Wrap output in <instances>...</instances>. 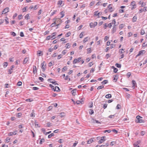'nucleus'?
Wrapping results in <instances>:
<instances>
[{"label": "nucleus", "mask_w": 147, "mask_h": 147, "mask_svg": "<svg viewBox=\"0 0 147 147\" xmlns=\"http://www.w3.org/2000/svg\"><path fill=\"white\" fill-rule=\"evenodd\" d=\"M136 118L137 119L136 121V122L137 123H144V121L142 119H140V118H142V117L138 115L136 116Z\"/></svg>", "instance_id": "nucleus-1"}, {"label": "nucleus", "mask_w": 147, "mask_h": 147, "mask_svg": "<svg viewBox=\"0 0 147 147\" xmlns=\"http://www.w3.org/2000/svg\"><path fill=\"white\" fill-rule=\"evenodd\" d=\"M41 68L43 71H44L45 70V66L46 64H45V62L43 61L41 63Z\"/></svg>", "instance_id": "nucleus-2"}, {"label": "nucleus", "mask_w": 147, "mask_h": 147, "mask_svg": "<svg viewBox=\"0 0 147 147\" xmlns=\"http://www.w3.org/2000/svg\"><path fill=\"white\" fill-rule=\"evenodd\" d=\"M106 137L104 136L101 137L100 140L98 141V143L99 144H101L106 140Z\"/></svg>", "instance_id": "nucleus-3"}, {"label": "nucleus", "mask_w": 147, "mask_h": 147, "mask_svg": "<svg viewBox=\"0 0 147 147\" xmlns=\"http://www.w3.org/2000/svg\"><path fill=\"white\" fill-rule=\"evenodd\" d=\"M146 53L145 50H142L139 51L138 54L136 55V57L143 55Z\"/></svg>", "instance_id": "nucleus-4"}, {"label": "nucleus", "mask_w": 147, "mask_h": 147, "mask_svg": "<svg viewBox=\"0 0 147 147\" xmlns=\"http://www.w3.org/2000/svg\"><path fill=\"white\" fill-rule=\"evenodd\" d=\"M116 23V21L115 19H114L113 21L112 22L110 23L108 25V27H109V28H111L112 26V24H114V25H115Z\"/></svg>", "instance_id": "nucleus-5"}, {"label": "nucleus", "mask_w": 147, "mask_h": 147, "mask_svg": "<svg viewBox=\"0 0 147 147\" xmlns=\"http://www.w3.org/2000/svg\"><path fill=\"white\" fill-rule=\"evenodd\" d=\"M147 11V7H144L143 8L141 9H139V13H141L143 11Z\"/></svg>", "instance_id": "nucleus-6"}, {"label": "nucleus", "mask_w": 147, "mask_h": 147, "mask_svg": "<svg viewBox=\"0 0 147 147\" xmlns=\"http://www.w3.org/2000/svg\"><path fill=\"white\" fill-rule=\"evenodd\" d=\"M14 65H12L11 66L10 69L8 70V74H11L12 73V71H11L13 70V69L14 68Z\"/></svg>", "instance_id": "nucleus-7"}, {"label": "nucleus", "mask_w": 147, "mask_h": 147, "mask_svg": "<svg viewBox=\"0 0 147 147\" xmlns=\"http://www.w3.org/2000/svg\"><path fill=\"white\" fill-rule=\"evenodd\" d=\"M140 143V140L137 141L134 144V147H140V146L138 145V144H139Z\"/></svg>", "instance_id": "nucleus-8"}, {"label": "nucleus", "mask_w": 147, "mask_h": 147, "mask_svg": "<svg viewBox=\"0 0 147 147\" xmlns=\"http://www.w3.org/2000/svg\"><path fill=\"white\" fill-rule=\"evenodd\" d=\"M136 2L135 1H132L131 4L130 5H131L133 6V8H132V9H133L135 8H136Z\"/></svg>", "instance_id": "nucleus-9"}, {"label": "nucleus", "mask_w": 147, "mask_h": 147, "mask_svg": "<svg viewBox=\"0 0 147 147\" xmlns=\"http://www.w3.org/2000/svg\"><path fill=\"white\" fill-rule=\"evenodd\" d=\"M17 131L16 130L14 131L13 132H10L8 134V135L9 136H11L13 135H15L17 134Z\"/></svg>", "instance_id": "nucleus-10"}, {"label": "nucleus", "mask_w": 147, "mask_h": 147, "mask_svg": "<svg viewBox=\"0 0 147 147\" xmlns=\"http://www.w3.org/2000/svg\"><path fill=\"white\" fill-rule=\"evenodd\" d=\"M9 8L8 7H6L4 9L3 11V13L2 14H3L4 13H7L9 12Z\"/></svg>", "instance_id": "nucleus-11"}, {"label": "nucleus", "mask_w": 147, "mask_h": 147, "mask_svg": "<svg viewBox=\"0 0 147 147\" xmlns=\"http://www.w3.org/2000/svg\"><path fill=\"white\" fill-rule=\"evenodd\" d=\"M116 25H114L113 26V28L112 29V33H114L116 31V28L115 26Z\"/></svg>", "instance_id": "nucleus-12"}, {"label": "nucleus", "mask_w": 147, "mask_h": 147, "mask_svg": "<svg viewBox=\"0 0 147 147\" xmlns=\"http://www.w3.org/2000/svg\"><path fill=\"white\" fill-rule=\"evenodd\" d=\"M29 59V58L28 57L25 58L23 60V63L24 64L26 63L28 61Z\"/></svg>", "instance_id": "nucleus-13"}, {"label": "nucleus", "mask_w": 147, "mask_h": 147, "mask_svg": "<svg viewBox=\"0 0 147 147\" xmlns=\"http://www.w3.org/2000/svg\"><path fill=\"white\" fill-rule=\"evenodd\" d=\"M60 91V90L58 86H55V87L54 89V91H56L57 92H59Z\"/></svg>", "instance_id": "nucleus-14"}, {"label": "nucleus", "mask_w": 147, "mask_h": 147, "mask_svg": "<svg viewBox=\"0 0 147 147\" xmlns=\"http://www.w3.org/2000/svg\"><path fill=\"white\" fill-rule=\"evenodd\" d=\"M76 89H74L71 91V92L72 95L75 96L76 94Z\"/></svg>", "instance_id": "nucleus-15"}, {"label": "nucleus", "mask_w": 147, "mask_h": 147, "mask_svg": "<svg viewBox=\"0 0 147 147\" xmlns=\"http://www.w3.org/2000/svg\"><path fill=\"white\" fill-rule=\"evenodd\" d=\"M132 84L133 85L132 87H135L137 85L136 83V81L134 80H133L132 81Z\"/></svg>", "instance_id": "nucleus-16"}, {"label": "nucleus", "mask_w": 147, "mask_h": 147, "mask_svg": "<svg viewBox=\"0 0 147 147\" xmlns=\"http://www.w3.org/2000/svg\"><path fill=\"white\" fill-rule=\"evenodd\" d=\"M33 72L34 74L37 72L36 68L35 66H33Z\"/></svg>", "instance_id": "nucleus-17"}, {"label": "nucleus", "mask_w": 147, "mask_h": 147, "mask_svg": "<svg viewBox=\"0 0 147 147\" xmlns=\"http://www.w3.org/2000/svg\"><path fill=\"white\" fill-rule=\"evenodd\" d=\"M137 19V17L136 16H134L132 19V21L133 22H136Z\"/></svg>", "instance_id": "nucleus-18"}, {"label": "nucleus", "mask_w": 147, "mask_h": 147, "mask_svg": "<svg viewBox=\"0 0 147 147\" xmlns=\"http://www.w3.org/2000/svg\"><path fill=\"white\" fill-rule=\"evenodd\" d=\"M93 142V140L92 138H91L89 140H88L87 142V143L88 144H90L92 142Z\"/></svg>", "instance_id": "nucleus-19"}, {"label": "nucleus", "mask_w": 147, "mask_h": 147, "mask_svg": "<svg viewBox=\"0 0 147 147\" xmlns=\"http://www.w3.org/2000/svg\"><path fill=\"white\" fill-rule=\"evenodd\" d=\"M64 13L65 12L63 11H62L60 13V14L61 15V18H62L65 15Z\"/></svg>", "instance_id": "nucleus-20"}, {"label": "nucleus", "mask_w": 147, "mask_h": 147, "mask_svg": "<svg viewBox=\"0 0 147 147\" xmlns=\"http://www.w3.org/2000/svg\"><path fill=\"white\" fill-rule=\"evenodd\" d=\"M59 24H57V25H56V23L55 22H54V23H53L50 26L51 27H53L55 26H58L59 25Z\"/></svg>", "instance_id": "nucleus-21"}, {"label": "nucleus", "mask_w": 147, "mask_h": 147, "mask_svg": "<svg viewBox=\"0 0 147 147\" xmlns=\"http://www.w3.org/2000/svg\"><path fill=\"white\" fill-rule=\"evenodd\" d=\"M118 75L116 74L114 76L113 80L115 81V82L117 81L118 78Z\"/></svg>", "instance_id": "nucleus-22"}, {"label": "nucleus", "mask_w": 147, "mask_h": 147, "mask_svg": "<svg viewBox=\"0 0 147 147\" xmlns=\"http://www.w3.org/2000/svg\"><path fill=\"white\" fill-rule=\"evenodd\" d=\"M111 97V95L110 94H107L105 96V97L107 98H110Z\"/></svg>", "instance_id": "nucleus-23"}, {"label": "nucleus", "mask_w": 147, "mask_h": 147, "mask_svg": "<svg viewBox=\"0 0 147 147\" xmlns=\"http://www.w3.org/2000/svg\"><path fill=\"white\" fill-rule=\"evenodd\" d=\"M29 13L27 14L25 16V19H26L27 20H29L30 19V17L29 16Z\"/></svg>", "instance_id": "nucleus-24"}, {"label": "nucleus", "mask_w": 147, "mask_h": 147, "mask_svg": "<svg viewBox=\"0 0 147 147\" xmlns=\"http://www.w3.org/2000/svg\"><path fill=\"white\" fill-rule=\"evenodd\" d=\"M111 5V4H109V6H108V7L109 9V10H110V12H111L113 11V10H112L113 9V8L112 7H110V6Z\"/></svg>", "instance_id": "nucleus-25"}, {"label": "nucleus", "mask_w": 147, "mask_h": 147, "mask_svg": "<svg viewBox=\"0 0 147 147\" xmlns=\"http://www.w3.org/2000/svg\"><path fill=\"white\" fill-rule=\"evenodd\" d=\"M108 82L107 80H105L102 82L101 83L102 85L105 84H107Z\"/></svg>", "instance_id": "nucleus-26"}, {"label": "nucleus", "mask_w": 147, "mask_h": 147, "mask_svg": "<svg viewBox=\"0 0 147 147\" xmlns=\"http://www.w3.org/2000/svg\"><path fill=\"white\" fill-rule=\"evenodd\" d=\"M112 68L114 69V72L115 73H116L118 71V69L116 68H115L113 66Z\"/></svg>", "instance_id": "nucleus-27"}, {"label": "nucleus", "mask_w": 147, "mask_h": 147, "mask_svg": "<svg viewBox=\"0 0 147 147\" xmlns=\"http://www.w3.org/2000/svg\"><path fill=\"white\" fill-rule=\"evenodd\" d=\"M60 40V41L64 42L63 43H65L67 42L66 41V39H65L64 38H61Z\"/></svg>", "instance_id": "nucleus-28"}, {"label": "nucleus", "mask_w": 147, "mask_h": 147, "mask_svg": "<svg viewBox=\"0 0 147 147\" xmlns=\"http://www.w3.org/2000/svg\"><path fill=\"white\" fill-rule=\"evenodd\" d=\"M89 113L90 114L92 115L94 113V111L92 109H90Z\"/></svg>", "instance_id": "nucleus-29"}, {"label": "nucleus", "mask_w": 147, "mask_h": 147, "mask_svg": "<svg viewBox=\"0 0 147 147\" xmlns=\"http://www.w3.org/2000/svg\"><path fill=\"white\" fill-rule=\"evenodd\" d=\"M115 66L118 68H121V64H119L117 63L115 64Z\"/></svg>", "instance_id": "nucleus-30"}, {"label": "nucleus", "mask_w": 147, "mask_h": 147, "mask_svg": "<svg viewBox=\"0 0 147 147\" xmlns=\"http://www.w3.org/2000/svg\"><path fill=\"white\" fill-rule=\"evenodd\" d=\"M51 83H52V84H54L55 85H58L59 84L58 83L56 82V81H50V82Z\"/></svg>", "instance_id": "nucleus-31"}, {"label": "nucleus", "mask_w": 147, "mask_h": 147, "mask_svg": "<svg viewBox=\"0 0 147 147\" xmlns=\"http://www.w3.org/2000/svg\"><path fill=\"white\" fill-rule=\"evenodd\" d=\"M54 135V133H52L48 135V138H51L52 136H53Z\"/></svg>", "instance_id": "nucleus-32"}, {"label": "nucleus", "mask_w": 147, "mask_h": 147, "mask_svg": "<svg viewBox=\"0 0 147 147\" xmlns=\"http://www.w3.org/2000/svg\"><path fill=\"white\" fill-rule=\"evenodd\" d=\"M98 11H95L94 13V15L95 16H98V14H100V12L97 13Z\"/></svg>", "instance_id": "nucleus-33"}, {"label": "nucleus", "mask_w": 147, "mask_h": 147, "mask_svg": "<svg viewBox=\"0 0 147 147\" xmlns=\"http://www.w3.org/2000/svg\"><path fill=\"white\" fill-rule=\"evenodd\" d=\"M65 47L67 49H69V48H70V45L69 43H67L66 44V46Z\"/></svg>", "instance_id": "nucleus-34"}, {"label": "nucleus", "mask_w": 147, "mask_h": 147, "mask_svg": "<svg viewBox=\"0 0 147 147\" xmlns=\"http://www.w3.org/2000/svg\"><path fill=\"white\" fill-rule=\"evenodd\" d=\"M71 34V33L70 32H68L66 33L65 35V37H68L70 36Z\"/></svg>", "instance_id": "nucleus-35"}, {"label": "nucleus", "mask_w": 147, "mask_h": 147, "mask_svg": "<svg viewBox=\"0 0 147 147\" xmlns=\"http://www.w3.org/2000/svg\"><path fill=\"white\" fill-rule=\"evenodd\" d=\"M87 54L90 53L91 52V49L90 48H88V49H87Z\"/></svg>", "instance_id": "nucleus-36"}, {"label": "nucleus", "mask_w": 147, "mask_h": 147, "mask_svg": "<svg viewBox=\"0 0 147 147\" xmlns=\"http://www.w3.org/2000/svg\"><path fill=\"white\" fill-rule=\"evenodd\" d=\"M8 65V63L7 62H5L4 63V64L3 65V66L4 68H5L7 67Z\"/></svg>", "instance_id": "nucleus-37"}, {"label": "nucleus", "mask_w": 147, "mask_h": 147, "mask_svg": "<svg viewBox=\"0 0 147 147\" xmlns=\"http://www.w3.org/2000/svg\"><path fill=\"white\" fill-rule=\"evenodd\" d=\"M124 24H120L119 26V28H123L124 26Z\"/></svg>", "instance_id": "nucleus-38"}, {"label": "nucleus", "mask_w": 147, "mask_h": 147, "mask_svg": "<svg viewBox=\"0 0 147 147\" xmlns=\"http://www.w3.org/2000/svg\"><path fill=\"white\" fill-rule=\"evenodd\" d=\"M26 101L27 102H31L33 101V100L32 99H30V98H28L27 99H26Z\"/></svg>", "instance_id": "nucleus-39"}, {"label": "nucleus", "mask_w": 147, "mask_h": 147, "mask_svg": "<svg viewBox=\"0 0 147 147\" xmlns=\"http://www.w3.org/2000/svg\"><path fill=\"white\" fill-rule=\"evenodd\" d=\"M109 39V37L107 36H106L104 38V41L105 42H106V41H107Z\"/></svg>", "instance_id": "nucleus-40"}, {"label": "nucleus", "mask_w": 147, "mask_h": 147, "mask_svg": "<svg viewBox=\"0 0 147 147\" xmlns=\"http://www.w3.org/2000/svg\"><path fill=\"white\" fill-rule=\"evenodd\" d=\"M22 115V113H18L17 116L18 117L20 118V117H21V116Z\"/></svg>", "instance_id": "nucleus-41"}, {"label": "nucleus", "mask_w": 147, "mask_h": 147, "mask_svg": "<svg viewBox=\"0 0 147 147\" xmlns=\"http://www.w3.org/2000/svg\"><path fill=\"white\" fill-rule=\"evenodd\" d=\"M45 141V140L44 139H42L40 141L39 144H42V142H44Z\"/></svg>", "instance_id": "nucleus-42"}, {"label": "nucleus", "mask_w": 147, "mask_h": 147, "mask_svg": "<svg viewBox=\"0 0 147 147\" xmlns=\"http://www.w3.org/2000/svg\"><path fill=\"white\" fill-rule=\"evenodd\" d=\"M67 69V67L66 66H65L62 69V71H64Z\"/></svg>", "instance_id": "nucleus-43"}, {"label": "nucleus", "mask_w": 147, "mask_h": 147, "mask_svg": "<svg viewBox=\"0 0 147 147\" xmlns=\"http://www.w3.org/2000/svg\"><path fill=\"white\" fill-rule=\"evenodd\" d=\"M121 105L119 104H118L116 107V109H119L121 108Z\"/></svg>", "instance_id": "nucleus-44"}, {"label": "nucleus", "mask_w": 147, "mask_h": 147, "mask_svg": "<svg viewBox=\"0 0 147 147\" xmlns=\"http://www.w3.org/2000/svg\"><path fill=\"white\" fill-rule=\"evenodd\" d=\"M88 40V37L85 38L84 39L83 42L84 43L87 42Z\"/></svg>", "instance_id": "nucleus-45"}, {"label": "nucleus", "mask_w": 147, "mask_h": 147, "mask_svg": "<svg viewBox=\"0 0 147 147\" xmlns=\"http://www.w3.org/2000/svg\"><path fill=\"white\" fill-rule=\"evenodd\" d=\"M111 131L109 129L105 130L103 131V132L105 133L107 132L108 133H110L111 132Z\"/></svg>", "instance_id": "nucleus-46"}, {"label": "nucleus", "mask_w": 147, "mask_h": 147, "mask_svg": "<svg viewBox=\"0 0 147 147\" xmlns=\"http://www.w3.org/2000/svg\"><path fill=\"white\" fill-rule=\"evenodd\" d=\"M145 132L144 131H142L141 132L140 134L141 135L143 136L145 134Z\"/></svg>", "instance_id": "nucleus-47"}, {"label": "nucleus", "mask_w": 147, "mask_h": 147, "mask_svg": "<svg viewBox=\"0 0 147 147\" xmlns=\"http://www.w3.org/2000/svg\"><path fill=\"white\" fill-rule=\"evenodd\" d=\"M49 86L53 90H54L55 88V87L54 86H53L52 84H50L49 85Z\"/></svg>", "instance_id": "nucleus-48"}, {"label": "nucleus", "mask_w": 147, "mask_h": 147, "mask_svg": "<svg viewBox=\"0 0 147 147\" xmlns=\"http://www.w3.org/2000/svg\"><path fill=\"white\" fill-rule=\"evenodd\" d=\"M5 18H6V19H5V21L6 22V24H8L9 23V22L8 21V18L7 17H5Z\"/></svg>", "instance_id": "nucleus-49"}, {"label": "nucleus", "mask_w": 147, "mask_h": 147, "mask_svg": "<svg viewBox=\"0 0 147 147\" xmlns=\"http://www.w3.org/2000/svg\"><path fill=\"white\" fill-rule=\"evenodd\" d=\"M111 55L109 54H107L106 55V57L107 59H108L109 57L111 56Z\"/></svg>", "instance_id": "nucleus-50"}, {"label": "nucleus", "mask_w": 147, "mask_h": 147, "mask_svg": "<svg viewBox=\"0 0 147 147\" xmlns=\"http://www.w3.org/2000/svg\"><path fill=\"white\" fill-rule=\"evenodd\" d=\"M22 82H21L20 81L18 82L17 83V85L18 86H21L22 84Z\"/></svg>", "instance_id": "nucleus-51"}, {"label": "nucleus", "mask_w": 147, "mask_h": 147, "mask_svg": "<svg viewBox=\"0 0 147 147\" xmlns=\"http://www.w3.org/2000/svg\"><path fill=\"white\" fill-rule=\"evenodd\" d=\"M83 32H81L79 35V36L80 38H83Z\"/></svg>", "instance_id": "nucleus-52"}, {"label": "nucleus", "mask_w": 147, "mask_h": 147, "mask_svg": "<svg viewBox=\"0 0 147 147\" xmlns=\"http://www.w3.org/2000/svg\"><path fill=\"white\" fill-rule=\"evenodd\" d=\"M20 36L21 37H24V33L23 32H21L20 33Z\"/></svg>", "instance_id": "nucleus-53"}, {"label": "nucleus", "mask_w": 147, "mask_h": 147, "mask_svg": "<svg viewBox=\"0 0 147 147\" xmlns=\"http://www.w3.org/2000/svg\"><path fill=\"white\" fill-rule=\"evenodd\" d=\"M40 76H42L43 77L46 78V75L45 74H44L43 73H41Z\"/></svg>", "instance_id": "nucleus-54"}, {"label": "nucleus", "mask_w": 147, "mask_h": 147, "mask_svg": "<svg viewBox=\"0 0 147 147\" xmlns=\"http://www.w3.org/2000/svg\"><path fill=\"white\" fill-rule=\"evenodd\" d=\"M63 1H58V4L61 5Z\"/></svg>", "instance_id": "nucleus-55"}, {"label": "nucleus", "mask_w": 147, "mask_h": 147, "mask_svg": "<svg viewBox=\"0 0 147 147\" xmlns=\"http://www.w3.org/2000/svg\"><path fill=\"white\" fill-rule=\"evenodd\" d=\"M94 3H95L94 1L91 2L90 3V6H93L94 5Z\"/></svg>", "instance_id": "nucleus-56"}, {"label": "nucleus", "mask_w": 147, "mask_h": 147, "mask_svg": "<svg viewBox=\"0 0 147 147\" xmlns=\"http://www.w3.org/2000/svg\"><path fill=\"white\" fill-rule=\"evenodd\" d=\"M145 33V32L144 30H142L140 32L141 35H143Z\"/></svg>", "instance_id": "nucleus-57"}, {"label": "nucleus", "mask_w": 147, "mask_h": 147, "mask_svg": "<svg viewBox=\"0 0 147 147\" xmlns=\"http://www.w3.org/2000/svg\"><path fill=\"white\" fill-rule=\"evenodd\" d=\"M131 75V73L130 72H128L127 74V76L128 78Z\"/></svg>", "instance_id": "nucleus-58"}, {"label": "nucleus", "mask_w": 147, "mask_h": 147, "mask_svg": "<svg viewBox=\"0 0 147 147\" xmlns=\"http://www.w3.org/2000/svg\"><path fill=\"white\" fill-rule=\"evenodd\" d=\"M78 62L77 59H75L73 61V64H76Z\"/></svg>", "instance_id": "nucleus-59"}, {"label": "nucleus", "mask_w": 147, "mask_h": 147, "mask_svg": "<svg viewBox=\"0 0 147 147\" xmlns=\"http://www.w3.org/2000/svg\"><path fill=\"white\" fill-rule=\"evenodd\" d=\"M11 34L13 36H16V34L14 32H11Z\"/></svg>", "instance_id": "nucleus-60"}, {"label": "nucleus", "mask_w": 147, "mask_h": 147, "mask_svg": "<svg viewBox=\"0 0 147 147\" xmlns=\"http://www.w3.org/2000/svg\"><path fill=\"white\" fill-rule=\"evenodd\" d=\"M104 87L103 86H99L98 87L97 89L98 90H99V89H101L103 88H104Z\"/></svg>", "instance_id": "nucleus-61"}, {"label": "nucleus", "mask_w": 147, "mask_h": 147, "mask_svg": "<svg viewBox=\"0 0 147 147\" xmlns=\"http://www.w3.org/2000/svg\"><path fill=\"white\" fill-rule=\"evenodd\" d=\"M65 115V113H60V115L61 117H63Z\"/></svg>", "instance_id": "nucleus-62"}, {"label": "nucleus", "mask_w": 147, "mask_h": 147, "mask_svg": "<svg viewBox=\"0 0 147 147\" xmlns=\"http://www.w3.org/2000/svg\"><path fill=\"white\" fill-rule=\"evenodd\" d=\"M22 15H20L18 16V18L19 20H20L22 19Z\"/></svg>", "instance_id": "nucleus-63"}, {"label": "nucleus", "mask_w": 147, "mask_h": 147, "mask_svg": "<svg viewBox=\"0 0 147 147\" xmlns=\"http://www.w3.org/2000/svg\"><path fill=\"white\" fill-rule=\"evenodd\" d=\"M32 90H38L39 88L37 87H33L32 88Z\"/></svg>", "instance_id": "nucleus-64"}]
</instances>
